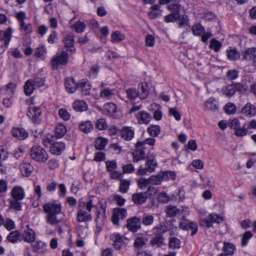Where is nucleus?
<instances>
[{
	"instance_id": "obj_1",
	"label": "nucleus",
	"mask_w": 256,
	"mask_h": 256,
	"mask_svg": "<svg viewBox=\"0 0 256 256\" xmlns=\"http://www.w3.org/2000/svg\"><path fill=\"white\" fill-rule=\"evenodd\" d=\"M44 211L47 214L46 216V222L50 225H56L64 221V215L61 212L60 204L48 202L43 204Z\"/></svg>"
},
{
	"instance_id": "obj_2",
	"label": "nucleus",
	"mask_w": 256,
	"mask_h": 256,
	"mask_svg": "<svg viewBox=\"0 0 256 256\" xmlns=\"http://www.w3.org/2000/svg\"><path fill=\"white\" fill-rule=\"evenodd\" d=\"M156 154L154 152H151L150 150L148 152L146 158L147 159L146 163L145 168L142 166L138 169L136 174L140 176L146 174L148 172H152L155 170L156 168L158 166V163L155 158Z\"/></svg>"
},
{
	"instance_id": "obj_3",
	"label": "nucleus",
	"mask_w": 256,
	"mask_h": 256,
	"mask_svg": "<svg viewBox=\"0 0 256 256\" xmlns=\"http://www.w3.org/2000/svg\"><path fill=\"white\" fill-rule=\"evenodd\" d=\"M30 154L32 159L38 162H46L48 158L46 150L40 146H33L30 148Z\"/></svg>"
},
{
	"instance_id": "obj_4",
	"label": "nucleus",
	"mask_w": 256,
	"mask_h": 256,
	"mask_svg": "<svg viewBox=\"0 0 256 256\" xmlns=\"http://www.w3.org/2000/svg\"><path fill=\"white\" fill-rule=\"evenodd\" d=\"M244 90L243 84L240 82L228 84L222 88V92L228 98H231L236 92H242Z\"/></svg>"
},
{
	"instance_id": "obj_5",
	"label": "nucleus",
	"mask_w": 256,
	"mask_h": 256,
	"mask_svg": "<svg viewBox=\"0 0 256 256\" xmlns=\"http://www.w3.org/2000/svg\"><path fill=\"white\" fill-rule=\"evenodd\" d=\"M68 60V54L66 52L62 51L60 54L57 53L51 61L52 68L56 70L60 66L66 65Z\"/></svg>"
},
{
	"instance_id": "obj_6",
	"label": "nucleus",
	"mask_w": 256,
	"mask_h": 256,
	"mask_svg": "<svg viewBox=\"0 0 256 256\" xmlns=\"http://www.w3.org/2000/svg\"><path fill=\"white\" fill-rule=\"evenodd\" d=\"M42 114V110L40 108L36 106H30L27 112V116L36 124H39L41 122L40 116Z\"/></svg>"
},
{
	"instance_id": "obj_7",
	"label": "nucleus",
	"mask_w": 256,
	"mask_h": 256,
	"mask_svg": "<svg viewBox=\"0 0 256 256\" xmlns=\"http://www.w3.org/2000/svg\"><path fill=\"white\" fill-rule=\"evenodd\" d=\"M222 221L223 218L222 217L216 214H211L209 215L208 218L202 219L200 224L202 226L209 228L212 226L214 222L220 224Z\"/></svg>"
},
{
	"instance_id": "obj_8",
	"label": "nucleus",
	"mask_w": 256,
	"mask_h": 256,
	"mask_svg": "<svg viewBox=\"0 0 256 256\" xmlns=\"http://www.w3.org/2000/svg\"><path fill=\"white\" fill-rule=\"evenodd\" d=\"M126 227L132 232H136L141 228V220L139 218L134 216L127 220Z\"/></svg>"
},
{
	"instance_id": "obj_9",
	"label": "nucleus",
	"mask_w": 256,
	"mask_h": 256,
	"mask_svg": "<svg viewBox=\"0 0 256 256\" xmlns=\"http://www.w3.org/2000/svg\"><path fill=\"white\" fill-rule=\"evenodd\" d=\"M66 148L65 144L62 142H52L50 146V152L52 154L59 156L62 154Z\"/></svg>"
},
{
	"instance_id": "obj_10",
	"label": "nucleus",
	"mask_w": 256,
	"mask_h": 256,
	"mask_svg": "<svg viewBox=\"0 0 256 256\" xmlns=\"http://www.w3.org/2000/svg\"><path fill=\"white\" fill-rule=\"evenodd\" d=\"M76 220L78 222H87L92 220V216L84 208H78L76 214Z\"/></svg>"
},
{
	"instance_id": "obj_11",
	"label": "nucleus",
	"mask_w": 256,
	"mask_h": 256,
	"mask_svg": "<svg viewBox=\"0 0 256 256\" xmlns=\"http://www.w3.org/2000/svg\"><path fill=\"white\" fill-rule=\"evenodd\" d=\"M180 228L184 230H192V236L194 235L198 232V225L196 222H183L180 223Z\"/></svg>"
},
{
	"instance_id": "obj_12",
	"label": "nucleus",
	"mask_w": 256,
	"mask_h": 256,
	"mask_svg": "<svg viewBox=\"0 0 256 256\" xmlns=\"http://www.w3.org/2000/svg\"><path fill=\"white\" fill-rule=\"evenodd\" d=\"M150 114L144 111H140L136 114V118L140 124H148L152 120Z\"/></svg>"
},
{
	"instance_id": "obj_13",
	"label": "nucleus",
	"mask_w": 256,
	"mask_h": 256,
	"mask_svg": "<svg viewBox=\"0 0 256 256\" xmlns=\"http://www.w3.org/2000/svg\"><path fill=\"white\" fill-rule=\"evenodd\" d=\"M12 199L21 200L25 197L24 189L20 186L14 187L11 191Z\"/></svg>"
},
{
	"instance_id": "obj_14",
	"label": "nucleus",
	"mask_w": 256,
	"mask_h": 256,
	"mask_svg": "<svg viewBox=\"0 0 256 256\" xmlns=\"http://www.w3.org/2000/svg\"><path fill=\"white\" fill-rule=\"evenodd\" d=\"M11 132L14 137L20 140H24L28 136V132L22 128H12Z\"/></svg>"
},
{
	"instance_id": "obj_15",
	"label": "nucleus",
	"mask_w": 256,
	"mask_h": 256,
	"mask_svg": "<svg viewBox=\"0 0 256 256\" xmlns=\"http://www.w3.org/2000/svg\"><path fill=\"white\" fill-rule=\"evenodd\" d=\"M28 227V226H27ZM23 240L28 242H34L36 239V234L32 228H28L21 234Z\"/></svg>"
},
{
	"instance_id": "obj_16",
	"label": "nucleus",
	"mask_w": 256,
	"mask_h": 256,
	"mask_svg": "<svg viewBox=\"0 0 256 256\" xmlns=\"http://www.w3.org/2000/svg\"><path fill=\"white\" fill-rule=\"evenodd\" d=\"M104 112L110 116L114 118H117V108L114 104L113 102L106 103L104 104Z\"/></svg>"
},
{
	"instance_id": "obj_17",
	"label": "nucleus",
	"mask_w": 256,
	"mask_h": 256,
	"mask_svg": "<svg viewBox=\"0 0 256 256\" xmlns=\"http://www.w3.org/2000/svg\"><path fill=\"white\" fill-rule=\"evenodd\" d=\"M78 84L73 78H68L65 80V87L69 93H74L78 88Z\"/></svg>"
},
{
	"instance_id": "obj_18",
	"label": "nucleus",
	"mask_w": 256,
	"mask_h": 256,
	"mask_svg": "<svg viewBox=\"0 0 256 256\" xmlns=\"http://www.w3.org/2000/svg\"><path fill=\"white\" fill-rule=\"evenodd\" d=\"M148 239L144 236L136 237L134 243V246L135 248V252H137L139 250H142L143 248H146V242Z\"/></svg>"
},
{
	"instance_id": "obj_19",
	"label": "nucleus",
	"mask_w": 256,
	"mask_h": 256,
	"mask_svg": "<svg viewBox=\"0 0 256 256\" xmlns=\"http://www.w3.org/2000/svg\"><path fill=\"white\" fill-rule=\"evenodd\" d=\"M147 199V196L144 192L134 193L132 196V200L134 203L138 205L144 204Z\"/></svg>"
},
{
	"instance_id": "obj_20",
	"label": "nucleus",
	"mask_w": 256,
	"mask_h": 256,
	"mask_svg": "<svg viewBox=\"0 0 256 256\" xmlns=\"http://www.w3.org/2000/svg\"><path fill=\"white\" fill-rule=\"evenodd\" d=\"M134 130L131 127L124 126L120 130V136L122 138L126 140H131L134 136Z\"/></svg>"
},
{
	"instance_id": "obj_21",
	"label": "nucleus",
	"mask_w": 256,
	"mask_h": 256,
	"mask_svg": "<svg viewBox=\"0 0 256 256\" xmlns=\"http://www.w3.org/2000/svg\"><path fill=\"white\" fill-rule=\"evenodd\" d=\"M19 168L22 174L24 176H29L34 170V167L29 163H23L20 165Z\"/></svg>"
},
{
	"instance_id": "obj_22",
	"label": "nucleus",
	"mask_w": 256,
	"mask_h": 256,
	"mask_svg": "<svg viewBox=\"0 0 256 256\" xmlns=\"http://www.w3.org/2000/svg\"><path fill=\"white\" fill-rule=\"evenodd\" d=\"M243 58L247 60H252L253 58H256V48L252 47L246 49L242 52Z\"/></svg>"
},
{
	"instance_id": "obj_23",
	"label": "nucleus",
	"mask_w": 256,
	"mask_h": 256,
	"mask_svg": "<svg viewBox=\"0 0 256 256\" xmlns=\"http://www.w3.org/2000/svg\"><path fill=\"white\" fill-rule=\"evenodd\" d=\"M182 210L179 209L176 206L168 205L166 210V213L168 217L172 218L181 214Z\"/></svg>"
},
{
	"instance_id": "obj_24",
	"label": "nucleus",
	"mask_w": 256,
	"mask_h": 256,
	"mask_svg": "<svg viewBox=\"0 0 256 256\" xmlns=\"http://www.w3.org/2000/svg\"><path fill=\"white\" fill-rule=\"evenodd\" d=\"M12 29L8 28L6 30H0V41L4 40L5 45H8L10 41Z\"/></svg>"
},
{
	"instance_id": "obj_25",
	"label": "nucleus",
	"mask_w": 256,
	"mask_h": 256,
	"mask_svg": "<svg viewBox=\"0 0 256 256\" xmlns=\"http://www.w3.org/2000/svg\"><path fill=\"white\" fill-rule=\"evenodd\" d=\"M138 90L139 92V98L142 100L146 98L149 94V88L148 86L146 83L141 82L138 84Z\"/></svg>"
},
{
	"instance_id": "obj_26",
	"label": "nucleus",
	"mask_w": 256,
	"mask_h": 256,
	"mask_svg": "<svg viewBox=\"0 0 256 256\" xmlns=\"http://www.w3.org/2000/svg\"><path fill=\"white\" fill-rule=\"evenodd\" d=\"M136 150L132 152L133 162H137L141 160L146 158L144 150H140L138 148H136Z\"/></svg>"
},
{
	"instance_id": "obj_27",
	"label": "nucleus",
	"mask_w": 256,
	"mask_h": 256,
	"mask_svg": "<svg viewBox=\"0 0 256 256\" xmlns=\"http://www.w3.org/2000/svg\"><path fill=\"white\" fill-rule=\"evenodd\" d=\"M242 112L246 116H252L256 114V108L254 105L248 103L242 108Z\"/></svg>"
},
{
	"instance_id": "obj_28",
	"label": "nucleus",
	"mask_w": 256,
	"mask_h": 256,
	"mask_svg": "<svg viewBox=\"0 0 256 256\" xmlns=\"http://www.w3.org/2000/svg\"><path fill=\"white\" fill-rule=\"evenodd\" d=\"M93 128V124L90 120L82 122L79 125L80 130L86 134L90 132Z\"/></svg>"
},
{
	"instance_id": "obj_29",
	"label": "nucleus",
	"mask_w": 256,
	"mask_h": 256,
	"mask_svg": "<svg viewBox=\"0 0 256 256\" xmlns=\"http://www.w3.org/2000/svg\"><path fill=\"white\" fill-rule=\"evenodd\" d=\"M72 107L77 112H84L88 109V105L84 100H76L74 102Z\"/></svg>"
},
{
	"instance_id": "obj_30",
	"label": "nucleus",
	"mask_w": 256,
	"mask_h": 256,
	"mask_svg": "<svg viewBox=\"0 0 256 256\" xmlns=\"http://www.w3.org/2000/svg\"><path fill=\"white\" fill-rule=\"evenodd\" d=\"M204 106L207 110H217L218 109V106L217 101L212 98H209L204 103Z\"/></svg>"
},
{
	"instance_id": "obj_31",
	"label": "nucleus",
	"mask_w": 256,
	"mask_h": 256,
	"mask_svg": "<svg viewBox=\"0 0 256 256\" xmlns=\"http://www.w3.org/2000/svg\"><path fill=\"white\" fill-rule=\"evenodd\" d=\"M66 132V126L62 124H58L55 128V136L60 138H62Z\"/></svg>"
},
{
	"instance_id": "obj_32",
	"label": "nucleus",
	"mask_w": 256,
	"mask_h": 256,
	"mask_svg": "<svg viewBox=\"0 0 256 256\" xmlns=\"http://www.w3.org/2000/svg\"><path fill=\"white\" fill-rule=\"evenodd\" d=\"M182 8V5L180 4L179 2H172L170 4L168 8L171 12V13L174 14H178L180 17V12Z\"/></svg>"
},
{
	"instance_id": "obj_33",
	"label": "nucleus",
	"mask_w": 256,
	"mask_h": 256,
	"mask_svg": "<svg viewBox=\"0 0 256 256\" xmlns=\"http://www.w3.org/2000/svg\"><path fill=\"white\" fill-rule=\"evenodd\" d=\"M226 52L228 58L230 60L234 61L240 58V54L236 48H230V50H227Z\"/></svg>"
},
{
	"instance_id": "obj_34",
	"label": "nucleus",
	"mask_w": 256,
	"mask_h": 256,
	"mask_svg": "<svg viewBox=\"0 0 256 256\" xmlns=\"http://www.w3.org/2000/svg\"><path fill=\"white\" fill-rule=\"evenodd\" d=\"M236 248L230 242H224L223 250L224 251V254L230 256H232L234 254Z\"/></svg>"
},
{
	"instance_id": "obj_35",
	"label": "nucleus",
	"mask_w": 256,
	"mask_h": 256,
	"mask_svg": "<svg viewBox=\"0 0 256 256\" xmlns=\"http://www.w3.org/2000/svg\"><path fill=\"white\" fill-rule=\"evenodd\" d=\"M20 200L10 199L9 201L10 209H12L16 212H20L22 210V204Z\"/></svg>"
},
{
	"instance_id": "obj_36",
	"label": "nucleus",
	"mask_w": 256,
	"mask_h": 256,
	"mask_svg": "<svg viewBox=\"0 0 256 256\" xmlns=\"http://www.w3.org/2000/svg\"><path fill=\"white\" fill-rule=\"evenodd\" d=\"M22 236L21 234L18 230L10 232L7 236V240L12 243L16 242Z\"/></svg>"
},
{
	"instance_id": "obj_37",
	"label": "nucleus",
	"mask_w": 256,
	"mask_h": 256,
	"mask_svg": "<svg viewBox=\"0 0 256 256\" xmlns=\"http://www.w3.org/2000/svg\"><path fill=\"white\" fill-rule=\"evenodd\" d=\"M34 251L42 253L46 248V244L42 241H36L32 244Z\"/></svg>"
},
{
	"instance_id": "obj_38",
	"label": "nucleus",
	"mask_w": 256,
	"mask_h": 256,
	"mask_svg": "<svg viewBox=\"0 0 256 256\" xmlns=\"http://www.w3.org/2000/svg\"><path fill=\"white\" fill-rule=\"evenodd\" d=\"M108 140L106 138L100 137L95 141L94 146L96 149L99 150H103L108 144Z\"/></svg>"
},
{
	"instance_id": "obj_39",
	"label": "nucleus",
	"mask_w": 256,
	"mask_h": 256,
	"mask_svg": "<svg viewBox=\"0 0 256 256\" xmlns=\"http://www.w3.org/2000/svg\"><path fill=\"white\" fill-rule=\"evenodd\" d=\"M130 184V180H121L120 184L119 191L122 194L126 193L129 188Z\"/></svg>"
},
{
	"instance_id": "obj_40",
	"label": "nucleus",
	"mask_w": 256,
	"mask_h": 256,
	"mask_svg": "<svg viewBox=\"0 0 256 256\" xmlns=\"http://www.w3.org/2000/svg\"><path fill=\"white\" fill-rule=\"evenodd\" d=\"M164 237L162 235H154V236L151 239L150 244L152 246H160L163 244Z\"/></svg>"
},
{
	"instance_id": "obj_41",
	"label": "nucleus",
	"mask_w": 256,
	"mask_h": 256,
	"mask_svg": "<svg viewBox=\"0 0 256 256\" xmlns=\"http://www.w3.org/2000/svg\"><path fill=\"white\" fill-rule=\"evenodd\" d=\"M110 238L114 242L120 243L122 244H126L127 238L126 237L121 236L119 234L114 233L110 235Z\"/></svg>"
},
{
	"instance_id": "obj_42",
	"label": "nucleus",
	"mask_w": 256,
	"mask_h": 256,
	"mask_svg": "<svg viewBox=\"0 0 256 256\" xmlns=\"http://www.w3.org/2000/svg\"><path fill=\"white\" fill-rule=\"evenodd\" d=\"M148 132L152 136H157L160 133V128L158 125H151L147 129Z\"/></svg>"
},
{
	"instance_id": "obj_43",
	"label": "nucleus",
	"mask_w": 256,
	"mask_h": 256,
	"mask_svg": "<svg viewBox=\"0 0 256 256\" xmlns=\"http://www.w3.org/2000/svg\"><path fill=\"white\" fill-rule=\"evenodd\" d=\"M192 30L194 36H200L204 32V28L200 24H196L194 25Z\"/></svg>"
},
{
	"instance_id": "obj_44",
	"label": "nucleus",
	"mask_w": 256,
	"mask_h": 256,
	"mask_svg": "<svg viewBox=\"0 0 256 256\" xmlns=\"http://www.w3.org/2000/svg\"><path fill=\"white\" fill-rule=\"evenodd\" d=\"M127 98L130 100H134L137 97H139V92L135 88H128L126 91Z\"/></svg>"
},
{
	"instance_id": "obj_45",
	"label": "nucleus",
	"mask_w": 256,
	"mask_h": 256,
	"mask_svg": "<svg viewBox=\"0 0 256 256\" xmlns=\"http://www.w3.org/2000/svg\"><path fill=\"white\" fill-rule=\"evenodd\" d=\"M34 88H35L33 85L32 80H28L24 86L25 94L27 96H30Z\"/></svg>"
},
{
	"instance_id": "obj_46",
	"label": "nucleus",
	"mask_w": 256,
	"mask_h": 256,
	"mask_svg": "<svg viewBox=\"0 0 256 256\" xmlns=\"http://www.w3.org/2000/svg\"><path fill=\"white\" fill-rule=\"evenodd\" d=\"M78 88L80 90L83 94L88 95L90 93L91 86L86 82H84L78 85Z\"/></svg>"
},
{
	"instance_id": "obj_47",
	"label": "nucleus",
	"mask_w": 256,
	"mask_h": 256,
	"mask_svg": "<svg viewBox=\"0 0 256 256\" xmlns=\"http://www.w3.org/2000/svg\"><path fill=\"white\" fill-rule=\"evenodd\" d=\"M111 37L112 42L115 43H118L124 38V36L119 31H115L112 32Z\"/></svg>"
},
{
	"instance_id": "obj_48",
	"label": "nucleus",
	"mask_w": 256,
	"mask_h": 256,
	"mask_svg": "<svg viewBox=\"0 0 256 256\" xmlns=\"http://www.w3.org/2000/svg\"><path fill=\"white\" fill-rule=\"evenodd\" d=\"M154 221V217L150 214H144L142 218L141 223L146 226H148L152 224Z\"/></svg>"
},
{
	"instance_id": "obj_49",
	"label": "nucleus",
	"mask_w": 256,
	"mask_h": 256,
	"mask_svg": "<svg viewBox=\"0 0 256 256\" xmlns=\"http://www.w3.org/2000/svg\"><path fill=\"white\" fill-rule=\"evenodd\" d=\"M252 232L250 231H247L243 234L241 242L242 247H244L248 244L249 240L252 238Z\"/></svg>"
},
{
	"instance_id": "obj_50",
	"label": "nucleus",
	"mask_w": 256,
	"mask_h": 256,
	"mask_svg": "<svg viewBox=\"0 0 256 256\" xmlns=\"http://www.w3.org/2000/svg\"><path fill=\"white\" fill-rule=\"evenodd\" d=\"M149 180L152 184H159L163 181L161 172L156 175H152L149 178Z\"/></svg>"
},
{
	"instance_id": "obj_51",
	"label": "nucleus",
	"mask_w": 256,
	"mask_h": 256,
	"mask_svg": "<svg viewBox=\"0 0 256 256\" xmlns=\"http://www.w3.org/2000/svg\"><path fill=\"white\" fill-rule=\"evenodd\" d=\"M86 26L84 23L80 21L76 22L73 25L72 28H74L76 32L78 33H81L84 32Z\"/></svg>"
},
{
	"instance_id": "obj_52",
	"label": "nucleus",
	"mask_w": 256,
	"mask_h": 256,
	"mask_svg": "<svg viewBox=\"0 0 256 256\" xmlns=\"http://www.w3.org/2000/svg\"><path fill=\"white\" fill-rule=\"evenodd\" d=\"M180 240L176 238L173 237L169 239V247L170 248H178L180 247Z\"/></svg>"
},
{
	"instance_id": "obj_53",
	"label": "nucleus",
	"mask_w": 256,
	"mask_h": 256,
	"mask_svg": "<svg viewBox=\"0 0 256 256\" xmlns=\"http://www.w3.org/2000/svg\"><path fill=\"white\" fill-rule=\"evenodd\" d=\"M162 180H174L176 176L175 172L172 171H166L161 172Z\"/></svg>"
},
{
	"instance_id": "obj_54",
	"label": "nucleus",
	"mask_w": 256,
	"mask_h": 256,
	"mask_svg": "<svg viewBox=\"0 0 256 256\" xmlns=\"http://www.w3.org/2000/svg\"><path fill=\"white\" fill-rule=\"evenodd\" d=\"M60 117L65 121L68 120L70 118V114L69 112L64 108H61L58 110Z\"/></svg>"
},
{
	"instance_id": "obj_55",
	"label": "nucleus",
	"mask_w": 256,
	"mask_h": 256,
	"mask_svg": "<svg viewBox=\"0 0 256 256\" xmlns=\"http://www.w3.org/2000/svg\"><path fill=\"white\" fill-rule=\"evenodd\" d=\"M96 127L100 130H106L108 127L106 120L102 118L98 120L96 123Z\"/></svg>"
},
{
	"instance_id": "obj_56",
	"label": "nucleus",
	"mask_w": 256,
	"mask_h": 256,
	"mask_svg": "<svg viewBox=\"0 0 256 256\" xmlns=\"http://www.w3.org/2000/svg\"><path fill=\"white\" fill-rule=\"evenodd\" d=\"M65 48L74 46V38L71 34H67L64 39Z\"/></svg>"
},
{
	"instance_id": "obj_57",
	"label": "nucleus",
	"mask_w": 256,
	"mask_h": 256,
	"mask_svg": "<svg viewBox=\"0 0 256 256\" xmlns=\"http://www.w3.org/2000/svg\"><path fill=\"white\" fill-rule=\"evenodd\" d=\"M209 46L210 48L213 49L216 52H218L222 47V44L220 41L213 38L210 40Z\"/></svg>"
},
{
	"instance_id": "obj_58",
	"label": "nucleus",
	"mask_w": 256,
	"mask_h": 256,
	"mask_svg": "<svg viewBox=\"0 0 256 256\" xmlns=\"http://www.w3.org/2000/svg\"><path fill=\"white\" fill-rule=\"evenodd\" d=\"M114 212L121 219H124L127 216L126 210L124 208H115L114 209Z\"/></svg>"
},
{
	"instance_id": "obj_59",
	"label": "nucleus",
	"mask_w": 256,
	"mask_h": 256,
	"mask_svg": "<svg viewBox=\"0 0 256 256\" xmlns=\"http://www.w3.org/2000/svg\"><path fill=\"white\" fill-rule=\"evenodd\" d=\"M150 184H151L150 180H149V178L146 179L141 178L138 180V187L142 190L146 188V187Z\"/></svg>"
},
{
	"instance_id": "obj_60",
	"label": "nucleus",
	"mask_w": 256,
	"mask_h": 256,
	"mask_svg": "<svg viewBox=\"0 0 256 256\" xmlns=\"http://www.w3.org/2000/svg\"><path fill=\"white\" fill-rule=\"evenodd\" d=\"M20 24V30L22 31H24L26 34H30L32 32V25L30 24H26L24 22Z\"/></svg>"
},
{
	"instance_id": "obj_61",
	"label": "nucleus",
	"mask_w": 256,
	"mask_h": 256,
	"mask_svg": "<svg viewBox=\"0 0 256 256\" xmlns=\"http://www.w3.org/2000/svg\"><path fill=\"white\" fill-rule=\"evenodd\" d=\"M224 110L226 114H231L236 113V106L234 104L228 102L225 106Z\"/></svg>"
},
{
	"instance_id": "obj_62",
	"label": "nucleus",
	"mask_w": 256,
	"mask_h": 256,
	"mask_svg": "<svg viewBox=\"0 0 256 256\" xmlns=\"http://www.w3.org/2000/svg\"><path fill=\"white\" fill-rule=\"evenodd\" d=\"M178 20H179L178 22L179 28L188 26L189 22V19L186 14H183L182 16L180 15V18Z\"/></svg>"
},
{
	"instance_id": "obj_63",
	"label": "nucleus",
	"mask_w": 256,
	"mask_h": 256,
	"mask_svg": "<svg viewBox=\"0 0 256 256\" xmlns=\"http://www.w3.org/2000/svg\"><path fill=\"white\" fill-rule=\"evenodd\" d=\"M153 233L154 235H162L166 232V230L164 229V226L160 224L154 227L152 229Z\"/></svg>"
},
{
	"instance_id": "obj_64",
	"label": "nucleus",
	"mask_w": 256,
	"mask_h": 256,
	"mask_svg": "<svg viewBox=\"0 0 256 256\" xmlns=\"http://www.w3.org/2000/svg\"><path fill=\"white\" fill-rule=\"evenodd\" d=\"M114 90L106 88L102 90L100 92V95L101 97L110 99L114 94Z\"/></svg>"
}]
</instances>
